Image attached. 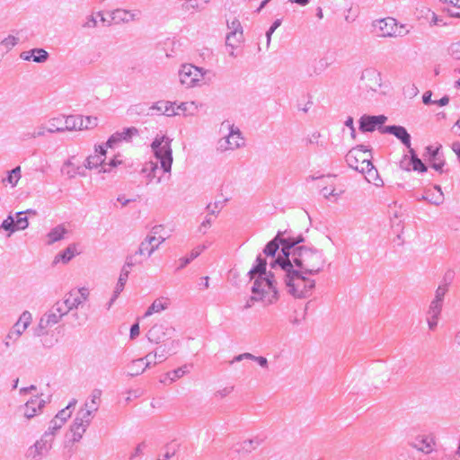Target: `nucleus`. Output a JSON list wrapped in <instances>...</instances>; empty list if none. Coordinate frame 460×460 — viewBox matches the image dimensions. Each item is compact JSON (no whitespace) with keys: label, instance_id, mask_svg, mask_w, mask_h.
<instances>
[{"label":"nucleus","instance_id":"obj_6","mask_svg":"<svg viewBox=\"0 0 460 460\" xmlns=\"http://www.w3.org/2000/svg\"><path fill=\"white\" fill-rule=\"evenodd\" d=\"M172 139L168 137L156 136L151 144V148L155 158L160 162L161 168L164 173H171L172 164V150L171 147Z\"/></svg>","mask_w":460,"mask_h":460},{"label":"nucleus","instance_id":"obj_42","mask_svg":"<svg viewBox=\"0 0 460 460\" xmlns=\"http://www.w3.org/2000/svg\"><path fill=\"white\" fill-rule=\"evenodd\" d=\"M48 132H64V116L52 118L49 120Z\"/></svg>","mask_w":460,"mask_h":460},{"label":"nucleus","instance_id":"obj_28","mask_svg":"<svg viewBox=\"0 0 460 460\" xmlns=\"http://www.w3.org/2000/svg\"><path fill=\"white\" fill-rule=\"evenodd\" d=\"M32 315L29 311H24L17 320V322L13 324V328L16 330L17 334L22 335V333L26 331L29 325L31 323Z\"/></svg>","mask_w":460,"mask_h":460},{"label":"nucleus","instance_id":"obj_12","mask_svg":"<svg viewBox=\"0 0 460 460\" xmlns=\"http://www.w3.org/2000/svg\"><path fill=\"white\" fill-rule=\"evenodd\" d=\"M102 392L101 389L95 388L92 391L91 394L84 403V406L78 411L77 414L85 417L92 420L95 412H97L101 402Z\"/></svg>","mask_w":460,"mask_h":460},{"label":"nucleus","instance_id":"obj_44","mask_svg":"<svg viewBox=\"0 0 460 460\" xmlns=\"http://www.w3.org/2000/svg\"><path fill=\"white\" fill-rule=\"evenodd\" d=\"M208 0H186L182 4L185 11L201 10Z\"/></svg>","mask_w":460,"mask_h":460},{"label":"nucleus","instance_id":"obj_41","mask_svg":"<svg viewBox=\"0 0 460 460\" xmlns=\"http://www.w3.org/2000/svg\"><path fill=\"white\" fill-rule=\"evenodd\" d=\"M77 401L75 399H73L70 401V402L67 404V406L61 411H59L56 416L54 417L55 420H61V423L64 425L66 421L71 417L72 411L71 408H74L76 404Z\"/></svg>","mask_w":460,"mask_h":460},{"label":"nucleus","instance_id":"obj_21","mask_svg":"<svg viewBox=\"0 0 460 460\" xmlns=\"http://www.w3.org/2000/svg\"><path fill=\"white\" fill-rule=\"evenodd\" d=\"M379 130L382 133H388L394 135L396 138H398L407 148H410L411 146V136L406 130V128L402 126H385L384 128H379Z\"/></svg>","mask_w":460,"mask_h":460},{"label":"nucleus","instance_id":"obj_45","mask_svg":"<svg viewBox=\"0 0 460 460\" xmlns=\"http://www.w3.org/2000/svg\"><path fill=\"white\" fill-rule=\"evenodd\" d=\"M261 443V440L258 438L245 439L241 443V450L244 452H252L256 449Z\"/></svg>","mask_w":460,"mask_h":460},{"label":"nucleus","instance_id":"obj_22","mask_svg":"<svg viewBox=\"0 0 460 460\" xmlns=\"http://www.w3.org/2000/svg\"><path fill=\"white\" fill-rule=\"evenodd\" d=\"M152 357V353L147 354L145 358H137L132 360L128 365V374L130 376H137L144 373V371L151 366L150 358Z\"/></svg>","mask_w":460,"mask_h":460},{"label":"nucleus","instance_id":"obj_26","mask_svg":"<svg viewBox=\"0 0 460 460\" xmlns=\"http://www.w3.org/2000/svg\"><path fill=\"white\" fill-rule=\"evenodd\" d=\"M427 152L429 155L431 167L435 169L437 172H442L443 167L445 165V159L439 153V147L434 148L433 146H429L427 147Z\"/></svg>","mask_w":460,"mask_h":460},{"label":"nucleus","instance_id":"obj_7","mask_svg":"<svg viewBox=\"0 0 460 460\" xmlns=\"http://www.w3.org/2000/svg\"><path fill=\"white\" fill-rule=\"evenodd\" d=\"M222 128L227 129L228 133L217 141V148L219 152L234 151L244 146L245 140L239 128L226 120L221 124Z\"/></svg>","mask_w":460,"mask_h":460},{"label":"nucleus","instance_id":"obj_59","mask_svg":"<svg viewBox=\"0 0 460 460\" xmlns=\"http://www.w3.org/2000/svg\"><path fill=\"white\" fill-rule=\"evenodd\" d=\"M97 125V118L95 117H85L83 118V129H88Z\"/></svg>","mask_w":460,"mask_h":460},{"label":"nucleus","instance_id":"obj_19","mask_svg":"<svg viewBox=\"0 0 460 460\" xmlns=\"http://www.w3.org/2000/svg\"><path fill=\"white\" fill-rule=\"evenodd\" d=\"M361 81L366 89L376 93L382 85L381 73L375 68H367L362 72Z\"/></svg>","mask_w":460,"mask_h":460},{"label":"nucleus","instance_id":"obj_18","mask_svg":"<svg viewBox=\"0 0 460 460\" xmlns=\"http://www.w3.org/2000/svg\"><path fill=\"white\" fill-rule=\"evenodd\" d=\"M62 317L57 312L50 308L40 319L37 328L34 331L35 336H42L47 333V330L61 321Z\"/></svg>","mask_w":460,"mask_h":460},{"label":"nucleus","instance_id":"obj_64","mask_svg":"<svg viewBox=\"0 0 460 460\" xmlns=\"http://www.w3.org/2000/svg\"><path fill=\"white\" fill-rule=\"evenodd\" d=\"M400 168L404 171H411V162L409 158L408 155H404L400 161Z\"/></svg>","mask_w":460,"mask_h":460},{"label":"nucleus","instance_id":"obj_60","mask_svg":"<svg viewBox=\"0 0 460 460\" xmlns=\"http://www.w3.org/2000/svg\"><path fill=\"white\" fill-rule=\"evenodd\" d=\"M448 50L454 58L460 60V41L452 43Z\"/></svg>","mask_w":460,"mask_h":460},{"label":"nucleus","instance_id":"obj_57","mask_svg":"<svg viewBox=\"0 0 460 460\" xmlns=\"http://www.w3.org/2000/svg\"><path fill=\"white\" fill-rule=\"evenodd\" d=\"M120 164H121V161L118 160L115 157V158L111 159L109 163H103L102 170H101L100 172H110L112 168L117 167Z\"/></svg>","mask_w":460,"mask_h":460},{"label":"nucleus","instance_id":"obj_61","mask_svg":"<svg viewBox=\"0 0 460 460\" xmlns=\"http://www.w3.org/2000/svg\"><path fill=\"white\" fill-rule=\"evenodd\" d=\"M121 137L120 135L119 134V132H116L114 133L113 135H111L110 137V138L108 139V141L106 142V146H104L105 148L106 147H114L118 143H119L121 141Z\"/></svg>","mask_w":460,"mask_h":460},{"label":"nucleus","instance_id":"obj_35","mask_svg":"<svg viewBox=\"0 0 460 460\" xmlns=\"http://www.w3.org/2000/svg\"><path fill=\"white\" fill-rule=\"evenodd\" d=\"M243 359H251V360H253L255 362H257L261 367L263 368H267L268 367V360L266 358L264 357H257V356H254L249 352H245V353H243V354H240V355H237L235 356L232 360H231V364H234L235 362H240Z\"/></svg>","mask_w":460,"mask_h":460},{"label":"nucleus","instance_id":"obj_62","mask_svg":"<svg viewBox=\"0 0 460 460\" xmlns=\"http://www.w3.org/2000/svg\"><path fill=\"white\" fill-rule=\"evenodd\" d=\"M97 26L96 17L92 14L85 18L84 22L83 23V27L85 29H93Z\"/></svg>","mask_w":460,"mask_h":460},{"label":"nucleus","instance_id":"obj_52","mask_svg":"<svg viewBox=\"0 0 460 460\" xmlns=\"http://www.w3.org/2000/svg\"><path fill=\"white\" fill-rule=\"evenodd\" d=\"M2 229L5 230V231H9L10 234H13L15 232V222H14V218L9 215L7 217L6 219H4L2 224H1V226H0Z\"/></svg>","mask_w":460,"mask_h":460},{"label":"nucleus","instance_id":"obj_39","mask_svg":"<svg viewBox=\"0 0 460 460\" xmlns=\"http://www.w3.org/2000/svg\"><path fill=\"white\" fill-rule=\"evenodd\" d=\"M162 226H155L152 228L150 233L147 234L148 238H152L151 243L154 249L156 251L159 246L165 241V237L160 235Z\"/></svg>","mask_w":460,"mask_h":460},{"label":"nucleus","instance_id":"obj_49","mask_svg":"<svg viewBox=\"0 0 460 460\" xmlns=\"http://www.w3.org/2000/svg\"><path fill=\"white\" fill-rule=\"evenodd\" d=\"M47 128L43 125H40L33 129L31 132H26L23 134V137L25 140L37 138L40 137H44L47 132Z\"/></svg>","mask_w":460,"mask_h":460},{"label":"nucleus","instance_id":"obj_48","mask_svg":"<svg viewBox=\"0 0 460 460\" xmlns=\"http://www.w3.org/2000/svg\"><path fill=\"white\" fill-rule=\"evenodd\" d=\"M157 169V163L148 162L144 165L142 172L146 174L149 182H151L152 180L155 178V172Z\"/></svg>","mask_w":460,"mask_h":460},{"label":"nucleus","instance_id":"obj_51","mask_svg":"<svg viewBox=\"0 0 460 460\" xmlns=\"http://www.w3.org/2000/svg\"><path fill=\"white\" fill-rule=\"evenodd\" d=\"M33 61L44 63L49 58V53L43 49H32Z\"/></svg>","mask_w":460,"mask_h":460},{"label":"nucleus","instance_id":"obj_46","mask_svg":"<svg viewBox=\"0 0 460 460\" xmlns=\"http://www.w3.org/2000/svg\"><path fill=\"white\" fill-rule=\"evenodd\" d=\"M31 210H28V213H31ZM26 213H27V211H26ZM24 214H25L24 211L16 213V220H14L15 231L16 230H24L28 227V226H29L28 217L26 216H24Z\"/></svg>","mask_w":460,"mask_h":460},{"label":"nucleus","instance_id":"obj_50","mask_svg":"<svg viewBox=\"0 0 460 460\" xmlns=\"http://www.w3.org/2000/svg\"><path fill=\"white\" fill-rule=\"evenodd\" d=\"M342 192H343V190H337L336 188L332 185L324 186L321 189V193L323 194V196L325 199H331V198L337 199Z\"/></svg>","mask_w":460,"mask_h":460},{"label":"nucleus","instance_id":"obj_55","mask_svg":"<svg viewBox=\"0 0 460 460\" xmlns=\"http://www.w3.org/2000/svg\"><path fill=\"white\" fill-rule=\"evenodd\" d=\"M213 222V218L211 216L207 215L205 219L201 222V224L199 226V232L202 234H205L207 233V230L211 226Z\"/></svg>","mask_w":460,"mask_h":460},{"label":"nucleus","instance_id":"obj_40","mask_svg":"<svg viewBox=\"0 0 460 460\" xmlns=\"http://www.w3.org/2000/svg\"><path fill=\"white\" fill-rule=\"evenodd\" d=\"M205 249H206L205 245L198 246L190 252L189 257L181 258L179 260L180 265L178 266L177 270H181L184 267H186L191 261L196 259Z\"/></svg>","mask_w":460,"mask_h":460},{"label":"nucleus","instance_id":"obj_5","mask_svg":"<svg viewBox=\"0 0 460 460\" xmlns=\"http://www.w3.org/2000/svg\"><path fill=\"white\" fill-rule=\"evenodd\" d=\"M287 234H288L287 231H284V232L279 231L277 235L271 241H270L266 244L265 248L263 249V253L266 256L274 257L275 253L277 252V251L279 248V245L280 244L282 245L281 251L283 253V257L279 256L277 259H272V261L270 262V264L271 262H273L275 260H282V261L289 260V256H290L292 248L294 246H296V244L304 242V238L302 237V235H299L296 238L291 237L289 235L284 236Z\"/></svg>","mask_w":460,"mask_h":460},{"label":"nucleus","instance_id":"obj_2","mask_svg":"<svg viewBox=\"0 0 460 460\" xmlns=\"http://www.w3.org/2000/svg\"><path fill=\"white\" fill-rule=\"evenodd\" d=\"M275 275H280L286 284L288 292L296 298L309 297L315 288V280L306 273H302L292 267L288 260H275L270 263Z\"/></svg>","mask_w":460,"mask_h":460},{"label":"nucleus","instance_id":"obj_29","mask_svg":"<svg viewBox=\"0 0 460 460\" xmlns=\"http://www.w3.org/2000/svg\"><path fill=\"white\" fill-rule=\"evenodd\" d=\"M76 250L75 246L74 244L69 245L66 247L64 251L58 252L54 260L53 264L57 265L59 262H62L64 264L69 262L75 255Z\"/></svg>","mask_w":460,"mask_h":460},{"label":"nucleus","instance_id":"obj_53","mask_svg":"<svg viewBox=\"0 0 460 460\" xmlns=\"http://www.w3.org/2000/svg\"><path fill=\"white\" fill-rule=\"evenodd\" d=\"M119 134L120 135L122 140H128L133 136H137L138 134V129L135 127L127 128H124L123 131L119 132Z\"/></svg>","mask_w":460,"mask_h":460},{"label":"nucleus","instance_id":"obj_16","mask_svg":"<svg viewBox=\"0 0 460 460\" xmlns=\"http://www.w3.org/2000/svg\"><path fill=\"white\" fill-rule=\"evenodd\" d=\"M91 422L92 420L76 413V416L69 429L71 438L68 440V443L75 444L79 442L83 438V436L87 430V428L90 426Z\"/></svg>","mask_w":460,"mask_h":460},{"label":"nucleus","instance_id":"obj_31","mask_svg":"<svg viewBox=\"0 0 460 460\" xmlns=\"http://www.w3.org/2000/svg\"><path fill=\"white\" fill-rule=\"evenodd\" d=\"M83 117L70 115L64 117V131L82 130Z\"/></svg>","mask_w":460,"mask_h":460},{"label":"nucleus","instance_id":"obj_30","mask_svg":"<svg viewBox=\"0 0 460 460\" xmlns=\"http://www.w3.org/2000/svg\"><path fill=\"white\" fill-rule=\"evenodd\" d=\"M165 328L163 324H155L147 332V339L154 343H160L165 336Z\"/></svg>","mask_w":460,"mask_h":460},{"label":"nucleus","instance_id":"obj_54","mask_svg":"<svg viewBox=\"0 0 460 460\" xmlns=\"http://www.w3.org/2000/svg\"><path fill=\"white\" fill-rule=\"evenodd\" d=\"M411 170L418 171L420 172H427V170H428L427 166L422 163V161L419 157L411 159Z\"/></svg>","mask_w":460,"mask_h":460},{"label":"nucleus","instance_id":"obj_37","mask_svg":"<svg viewBox=\"0 0 460 460\" xmlns=\"http://www.w3.org/2000/svg\"><path fill=\"white\" fill-rule=\"evenodd\" d=\"M66 232V229L62 225H58L56 227L52 228L50 232L48 234V244H52L56 242L64 239Z\"/></svg>","mask_w":460,"mask_h":460},{"label":"nucleus","instance_id":"obj_11","mask_svg":"<svg viewBox=\"0 0 460 460\" xmlns=\"http://www.w3.org/2000/svg\"><path fill=\"white\" fill-rule=\"evenodd\" d=\"M141 260H137L135 255H129L126 258L125 264L123 265L120 274L118 279V282L115 286L112 296L109 303V307L115 302V300L119 297V294L123 291L125 285L128 281V275L130 273V269L137 265L141 264Z\"/></svg>","mask_w":460,"mask_h":460},{"label":"nucleus","instance_id":"obj_33","mask_svg":"<svg viewBox=\"0 0 460 460\" xmlns=\"http://www.w3.org/2000/svg\"><path fill=\"white\" fill-rule=\"evenodd\" d=\"M428 202L438 206L444 202V194L439 185H435L433 189L427 190Z\"/></svg>","mask_w":460,"mask_h":460},{"label":"nucleus","instance_id":"obj_25","mask_svg":"<svg viewBox=\"0 0 460 460\" xmlns=\"http://www.w3.org/2000/svg\"><path fill=\"white\" fill-rule=\"evenodd\" d=\"M95 152L96 154L89 155L85 160L84 166L87 169L97 168L99 165L102 167L104 163L102 156H104L106 154V148L104 146H98L95 147Z\"/></svg>","mask_w":460,"mask_h":460},{"label":"nucleus","instance_id":"obj_8","mask_svg":"<svg viewBox=\"0 0 460 460\" xmlns=\"http://www.w3.org/2000/svg\"><path fill=\"white\" fill-rule=\"evenodd\" d=\"M373 25L379 37H397L409 33L408 30L404 31L405 25L398 26L397 21L392 17L375 21Z\"/></svg>","mask_w":460,"mask_h":460},{"label":"nucleus","instance_id":"obj_34","mask_svg":"<svg viewBox=\"0 0 460 460\" xmlns=\"http://www.w3.org/2000/svg\"><path fill=\"white\" fill-rule=\"evenodd\" d=\"M179 114L184 116H193L198 112L199 105L195 102H184L175 105Z\"/></svg>","mask_w":460,"mask_h":460},{"label":"nucleus","instance_id":"obj_24","mask_svg":"<svg viewBox=\"0 0 460 460\" xmlns=\"http://www.w3.org/2000/svg\"><path fill=\"white\" fill-rule=\"evenodd\" d=\"M176 102H169V101H159L154 103L149 110L155 111L163 115L171 117L179 115V111H176L175 108Z\"/></svg>","mask_w":460,"mask_h":460},{"label":"nucleus","instance_id":"obj_10","mask_svg":"<svg viewBox=\"0 0 460 460\" xmlns=\"http://www.w3.org/2000/svg\"><path fill=\"white\" fill-rule=\"evenodd\" d=\"M53 445L54 443L49 440L47 436L41 435L33 444L26 448L24 456L27 460H43L49 456L53 448Z\"/></svg>","mask_w":460,"mask_h":460},{"label":"nucleus","instance_id":"obj_38","mask_svg":"<svg viewBox=\"0 0 460 460\" xmlns=\"http://www.w3.org/2000/svg\"><path fill=\"white\" fill-rule=\"evenodd\" d=\"M189 367H190L189 366L185 365V366L181 367L175 370L168 372L166 374V376H164V378L161 379L160 381L162 383L166 384L167 380H169V383L171 384V383L176 381L177 379L181 378V376H183L185 374L189 373V371H190Z\"/></svg>","mask_w":460,"mask_h":460},{"label":"nucleus","instance_id":"obj_47","mask_svg":"<svg viewBox=\"0 0 460 460\" xmlns=\"http://www.w3.org/2000/svg\"><path fill=\"white\" fill-rule=\"evenodd\" d=\"M21 176H22L21 167L16 166L15 168H13V170H11L9 172L8 176L4 181H6L9 184H11L12 187H15L17 185L19 180L21 179Z\"/></svg>","mask_w":460,"mask_h":460},{"label":"nucleus","instance_id":"obj_3","mask_svg":"<svg viewBox=\"0 0 460 460\" xmlns=\"http://www.w3.org/2000/svg\"><path fill=\"white\" fill-rule=\"evenodd\" d=\"M288 261L294 269L310 276L323 271L326 262L322 250L305 246H294Z\"/></svg>","mask_w":460,"mask_h":460},{"label":"nucleus","instance_id":"obj_27","mask_svg":"<svg viewBox=\"0 0 460 460\" xmlns=\"http://www.w3.org/2000/svg\"><path fill=\"white\" fill-rule=\"evenodd\" d=\"M170 304V299L167 297H160L155 299L146 311L144 317H149L153 314L160 313L164 310H166L169 307Z\"/></svg>","mask_w":460,"mask_h":460},{"label":"nucleus","instance_id":"obj_15","mask_svg":"<svg viewBox=\"0 0 460 460\" xmlns=\"http://www.w3.org/2000/svg\"><path fill=\"white\" fill-rule=\"evenodd\" d=\"M87 297L88 290L83 288L67 292L59 301L65 307H67V312L69 313L86 301Z\"/></svg>","mask_w":460,"mask_h":460},{"label":"nucleus","instance_id":"obj_13","mask_svg":"<svg viewBox=\"0 0 460 460\" xmlns=\"http://www.w3.org/2000/svg\"><path fill=\"white\" fill-rule=\"evenodd\" d=\"M229 32L226 35V44L232 48L231 56H234V49L243 40V27L238 19L227 21Z\"/></svg>","mask_w":460,"mask_h":460},{"label":"nucleus","instance_id":"obj_20","mask_svg":"<svg viewBox=\"0 0 460 460\" xmlns=\"http://www.w3.org/2000/svg\"><path fill=\"white\" fill-rule=\"evenodd\" d=\"M387 120L385 115H363L359 119V130L362 132H373L377 126H382Z\"/></svg>","mask_w":460,"mask_h":460},{"label":"nucleus","instance_id":"obj_17","mask_svg":"<svg viewBox=\"0 0 460 460\" xmlns=\"http://www.w3.org/2000/svg\"><path fill=\"white\" fill-rule=\"evenodd\" d=\"M111 22L116 24L129 23L139 21L141 11L138 9L127 10L117 8L110 13Z\"/></svg>","mask_w":460,"mask_h":460},{"label":"nucleus","instance_id":"obj_23","mask_svg":"<svg viewBox=\"0 0 460 460\" xmlns=\"http://www.w3.org/2000/svg\"><path fill=\"white\" fill-rule=\"evenodd\" d=\"M411 445L417 450L429 454L433 451L434 439L430 436L420 435L416 437Z\"/></svg>","mask_w":460,"mask_h":460},{"label":"nucleus","instance_id":"obj_9","mask_svg":"<svg viewBox=\"0 0 460 460\" xmlns=\"http://www.w3.org/2000/svg\"><path fill=\"white\" fill-rule=\"evenodd\" d=\"M207 71L191 64H184L179 70V79L182 85L194 87L203 81Z\"/></svg>","mask_w":460,"mask_h":460},{"label":"nucleus","instance_id":"obj_63","mask_svg":"<svg viewBox=\"0 0 460 460\" xmlns=\"http://www.w3.org/2000/svg\"><path fill=\"white\" fill-rule=\"evenodd\" d=\"M234 390V386H226L222 389L217 390L215 393V397L222 399L227 395H229Z\"/></svg>","mask_w":460,"mask_h":460},{"label":"nucleus","instance_id":"obj_32","mask_svg":"<svg viewBox=\"0 0 460 460\" xmlns=\"http://www.w3.org/2000/svg\"><path fill=\"white\" fill-rule=\"evenodd\" d=\"M151 241L152 238H148V236L146 235V238L140 243L137 251L134 254L137 260H138V255L149 258L155 252L154 246L151 243Z\"/></svg>","mask_w":460,"mask_h":460},{"label":"nucleus","instance_id":"obj_14","mask_svg":"<svg viewBox=\"0 0 460 460\" xmlns=\"http://www.w3.org/2000/svg\"><path fill=\"white\" fill-rule=\"evenodd\" d=\"M45 405L46 401L44 399L40 396H34L21 405L18 410L25 420H31L42 413Z\"/></svg>","mask_w":460,"mask_h":460},{"label":"nucleus","instance_id":"obj_36","mask_svg":"<svg viewBox=\"0 0 460 460\" xmlns=\"http://www.w3.org/2000/svg\"><path fill=\"white\" fill-rule=\"evenodd\" d=\"M64 425L61 423V420H55L54 418L50 420L48 429L41 434L42 436H47L49 440H51L54 443L56 436L58 430Z\"/></svg>","mask_w":460,"mask_h":460},{"label":"nucleus","instance_id":"obj_58","mask_svg":"<svg viewBox=\"0 0 460 460\" xmlns=\"http://www.w3.org/2000/svg\"><path fill=\"white\" fill-rule=\"evenodd\" d=\"M448 292V288L445 285H438L435 291L434 299L444 302L446 294Z\"/></svg>","mask_w":460,"mask_h":460},{"label":"nucleus","instance_id":"obj_4","mask_svg":"<svg viewBox=\"0 0 460 460\" xmlns=\"http://www.w3.org/2000/svg\"><path fill=\"white\" fill-rule=\"evenodd\" d=\"M372 155L370 149L367 146L359 145L350 149L346 155L345 160L348 165L362 173L367 174V180L370 182L372 180L375 181L376 186L383 185V180L377 175V171L373 165Z\"/></svg>","mask_w":460,"mask_h":460},{"label":"nucleus","instance_id":"obj_43","mask_svg":"<svg viewBox=\"0 0 460 460\" xmlns=\"http://www.w3.org/2000/svg\"><path fill=\"white\" fill-rule=\"evenodd\" d=\"M80 169V166H75L71 161L68 160L64 164L61 172L69 179H72L75 178L77 174H81Z\"/></svg>","mask_w":460,"mask_h":460},{"label":"nucleus","instance_id":"obj_56","mask_svg":"<svg viewBox=\"0 0 460 460\" xmlns=\"http://www.w3.org/2000/svg\"><path fill=\"white\" fill-rule=\"evenodd\" d=\"M51 309L53 312H57V314L62 318L68 314L67 307H65V305H63L59 300L51 306Z\"/></svg>","mask_w":460,"mask_h":460},{"label":"nucleus","instance_id":"obj_1","mask_svg":"<svg viewBox=\"0 0 460 460\" xmlns=\"http://www.w3.org/2000/svg\"><path fill=\"white\" fill-rule=\"evenodd\" d=\"M266 259L262 258L260 254L257 256L256 264L249 270L248 275L252 279L256 275L258 278L255 279L252 288L253 296H251L243 305V309H250L255 302L261 301L265 305H272L279 299V292L277 288V281L275 274L270 271L266 277Z\"/></svg>","mask_w":460,"mask_h":460}]
</instances>
